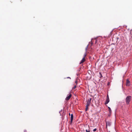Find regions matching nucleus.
Wrapping results in <instances>:
<instances>
[{
  "instance_id": "5701e85b",
  "label": "nucleus",
  "mask_w": 132,
  "mask_h": 132,
  "mask_svg": "<svg viewBox=\"0 0 132 132\" xmlns=\"http://www.w3.org/2000/svg\"><path fill=\"white\" fill-rule=\"evenodd\" d=\"M69 114L70 115V113H69Z\"/></svg>"
},
{
  "instance_id": "a211bd4d",
  "label": "nucleus",
  "mask_w": 132,
  "mask_h": 132,
  "mask_svg": "<svg viewBox=\"0 0 132 132\" xmlns=\"http://www.w3.org/2000/svg\"><path fill=\"white\" fill-rule=\"evenodd\" d=\"M94 40H95V43H96L97 40L96 39H94Z\"/></svg>"
},
{
  "instance_id": "423d86ee",
  "label": "nucleus",
  "mask_w": 132,
  "mask_h": 132,
  "mask_svg": "<svg viewBox=\"0 0 132 132\" xmlns=\"http://www.w3.org/2000/svg\"><path fill=\"white\" fill-rule=\"evenodd\" d=\"M70 118H71V122H72V120H73V116L72 114L71 115Z\"/></svg>"
},
{
  "instance_id": "2eb2a0df",
  "label": "nucleus",
  "mask_w": 132,
  "mask_h": 132,
  "mask_svg": "<svg viewBox=\"0 0 132 132\" xmlns=\"http://www.w3.org/2000/svg\"><path fill=\"white\" fill-rule=\"evenodd\" d=\"M96 130L97 129L96 128L94 129H93V131H96Z\"/></svg>"
},
{
  "instance_id": "aec40b11",
  "label": "nucleus",
  "mask_w": 132,
  "mask_h": 132,
  "mask_svg": "<svg viewBox=\"0 0 132 132\" xmlns=\"http://www.w3.org/2000/svg\"><path fill=\"white\" fill-rule=\"evenodd\" d=\"M109 98V97H108V96H107V98Z\"/></svg>"
},
{
  "instance_id": "0eeeda50",
  "label": "nucleus",
  "mask_w": 132,
  "mask_h": 132,
  "mask_svg": "<svg viewBox=\"0 0 132 132\" xmlns=\"http://www.w3.org/2000/svg\"><path fill=\"white\" fill-rule=\"evenodd\" d=\"M86 60L85 58H82V60L81 61V62L80 63V64L81 63H83Z\"/></svg>"
},
{
  "instance_id": "4be33fe9",
  "label": "nucleus",
  "mask_w": 132,
  "mask_h": 132,
  "mask_svg": "<svg viewBox=\"0 0 132 132\" xmlns=\"http://www.w3.org/2000/svg\"><path fill=\"white\" fill-rule=\"evenodd\" d=\"M89 51H91V50H89Z\"/></svg>"
},
{
  "instance_id": "9b49d317",
  "label": "nucleus",
  "mask_w": 132,
  "mask_h": 132,
  "mask_svg": "<svg viewBox=\"0 0 132 132\" xmlns=\"http://www.w3.org/2000/svg\"><path fill=\"white\" fill-rule=\"evenodd\" d=\"M99 74H100V78H102V75L101 74V72H99Z\"/></svg>"
},
{
  "instance_id": "dca6fc26",
  "label": "nucleus",
  "mask_w": 132,
  "mask_h": 132,
  "mask_svg": "<svg viewBox=\"0 0 132 132\" xmlns=\"http://www.w3.org/2000/svg\"><path fill=\"white\" fill-rule=\"evenodd\" d=\"M75 83L76 84V85L77 84V81H75Z\"/></svg>"
},
{
  "instance_id": "ddd939ff",
  "label": "nucleus",
  "mask_w": 132,
  "mask_h": 132,
  "mask_svg": "<svg viewBox=\"0 0 132 132\" xmlns=\"http://www.w3.org/2000/svg\"><path fill=\"white\" fill-rule=\"evenodd\" d=\"M90 44H91V45L90 46H92V45L93 44V43H92L91 42H90L89 43V45H90Z\"/></svg>"
},
{
  "instance_id": "f8f14e48",
  "label": "nucleus",
  "mask_w": 132,
  "mask_h": 132,
  "mask_svg": "<svg viewBox=\"0 0 132 132\" xmlns=\"http://www.w3.org/2000/svg\"><path fill=\"white\" fill-rule=\"evenodd\" d=\"M86 53L84 54V55H83V58H85V57L86 56Z\"/></svg>"
},
{
  "instance_id": "39448f33",
  "label": "nucleus",
  "mask_w": 132,
  "mask_h": 132,
  "mask_svg": "<svg viewBox=\"0 0 132 132\" xmlns=\"http://www.w3.org/2000/svg\"><path fill=\"white\" fill-rule=\"evenodd\" d=\"M106 128L107 127V126H111V123L109 121H106Z\"/></svg>"
},
{
  "instance_id": "7ed1b4c3",
  "label": "nucleus",
  "mask_w": 132,
  "mask_h": 132,
  "mask_svg": "<svg viewBox=\"0 0 132 132\" xmlns=\"http://www.w3.org/2000/svg\"><path fill=\"white\" fill-rule=\"evenodd\" d=\"M71 96L72 95L71 94H70L69 95H67V97H66L65 99V100L67 101L71 97Z\"/></svg>"
},
{
  "instance_id": "9d476101",
  "label": "nucleus",
  "mask_w": 132,
  "mask_h": 132,
  "mask_svg": "<svg viewBox=\"0 0 132 132\" xmlns=\"http://www.w3.org/2000/svg\"><path fill=\"white\" fill-rule=\"evenodd\" d=\"M89 106V105H86V108L85 109V111H86L88 110V106Z\"/></svg>"
},
{
  "instance_id": "6e6552de",
  "label": "nucleus",
  "mask_w": 132,
  "mask_h": 132,
  "mask_svg": "<svg viewBox=\"0 0 132 132\" xmlns=\"http://www.w3.org/2000/svg\"><path fill=\"white\" fill-rule=\"evenodd\" d=\"M109 98H107L106 99V102H105V104H107L109 102Z\"/></svg>"
},
{
  "instance_id": "f03ea898",
  "label": "nucleus",
  "mask_w": 132,
  "mask_h": 132,
  "mask_svg": "<svg viewBox=\"0 0 132 132\" xmlns=\"http://www.w3.org/2000/svg\"><path fill=\"white\" fill-rule=\"evenodd\" d=\"M92 99V98H90L88 99V100L86 101L87 103L86 105L89 106L90 105Z\"/></svg>"
},
{
  "instance_id": "412c9836",
  "label": "nucleus",
  "mask_w": 132,
  "mask_h": 132,
  "mask_svg": "<svg viewBox=\"0 0 132 132\" xmlns=\"http://www.w3.org/2000/svg\"><path fill=\"white\" fill-rule=\"evenodd\" d=\"M67 78H70V77H67Z\"/></svg>"
},
{
  "instance_id": "6ab92c4d",
  "label": "nucleus",
  "mask_w": 132,
  "mask_h": 132,
  "mask_svg": "<svg viewBox=\"0 0 132 132\" xmlns=\"http://www.w3.org/2000/svg\"><path fill=\"white\" fill-rule=\"evenodd\" d=\"M24 132H26V130H24Z\"/></svg>"
},
{
  "instance_id": "1a4fd4ad",
  "label": "nucleus",
  "mask_w": 132,
  "mask_h": 132,
  "mask_svg": "<svg viewBox=\"0 0 132 132\" xmlns=\"http://www.w3.org/2000/svg\"><path fill=\"white\" fill-rule=\"evenodd\" d=\"M108 108L109 109V113H110L111 114V112H112V111L111 110V109L109 107H108Z\"/></svg>"
},
{
  "instance_id": "f3484780",
  "label": "nucleus",
  "mask_w": 132,
  "mask_h": 132,
  "mask_svg": "<svg viewBox=\"0 0 132 132\" xmlns=\"http://www.w3.org/2000/svg\"><path fill=\"white\" fill-rule=\"evenodd\" d=\"M86 132H90L89 131V130L88 131L87 129H86Z\"/></svg>"
},
{
  "instance_id": "f257e3e1",
  "label": "nucleus",
  "mask_w": 132,
  "mask_h": 132,
  "mask_svg": "<svg viewBox=\"0 0 132 132\" xmlns=\"http://www.w3.org/2000/svg\"><path fill=\"white\" fill-rule=\"evenodd\" d=\"M131 96H128L126 97V103L127 104H129L131 99Z\"/></svg>"
},
{
  "instance_id": "20e7f679",
  "label": "nucleus",
  "mask_w": 132,
  "mask_h": 132,
  "mask_svg": "<svg viewBox=\"0 0 132 132\" xmlns=\"http://www.w3.org/2000/svg\"><path fill=\"white\" fill-rule=\"evenodd\" d=\"M126 85L127 86H129L130 85V81L128 79H127L126 83Z\"/></svg>"
},
{
  "instance_id": "4468645a",
  "label": "nucleus",
  "mask_w": 132,
  "mask_h": 132,
  "mask_svg": "<svg viewBox=\"0 0 132 132\" xmlns=\"http://www.w3.org/2000/svg\"><path fill=\"white\" fill-rule=\"evenodd\" d=\"M76 87V85H75L74 87L72 88V89H75Z\"/></svg>"
}]
</instances>
